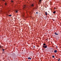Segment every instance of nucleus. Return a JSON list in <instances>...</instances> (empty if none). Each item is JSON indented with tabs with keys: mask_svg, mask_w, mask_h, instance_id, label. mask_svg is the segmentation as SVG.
Listing matches in <instances>:
<instances>
[{
	"mask_svg": "<svg viewBox=\"0 0 61 61\" xmlns=\"http://www.w3.org/2000/svg\"><path fill=\"white\" fill-rule=\"evenodd\" d=\"M43 47H44V48H47V46L46 45L45 46H43Z\"/></svg>",
	"mask_w": 61,
	"mask_h": 61,
	"instance_id": "nucleus-1",
	"label": "nucleus"
},
{
	"mask_svg": "<svg viewBox=\"0 0 61 61\" xmlns=\"http://www.w3.org/2000/svg\"><path fill=\"white\" fill-rule=\"evenodd\" d=\"M31 6H32V7H33L34 6V5L33 4H31L30 5Z\"/></svg>",
	"mask_w": 61,
	"mask_h": 61,
	"instance_id": "nucleus-2",
	"label": "nucleus"
},
{
	"mask_svg": "<svg viewBox=\"0 0 61 61\" xmlns=\"http://www.w3.org/2000/svg\"><path fill=\"white\" fill-rule=\"evenodd\" d=\"M25 5H24L23 7L24 10H25Z\"/></svg>",
	"mask_w": 61,
	"mask_h": 61,
	"instance_id": "nucleus-3",
	"label": "nucleus"
},
{
	"mask_svg": "<svg viewBox=\"0 0 61 61\" xmlns=\"http://www.w3.org/2000/svg\"><path fill=\"white\" fill-rule=\"evenodd\" d=\"M54 53H56V52H57V50H55L54 51Z\"/></svg>",
	"mask_w": 61,
	"mask_h": 61,
	"instance_id": "nucleus-4",
	"label": "nucleus"
},
{
	"mask_svg": "<svg viewBox=\"0 0 61 61\" xmlns=\"http://www.w3.org/2000/svg\"><path fill=\"white\" fill-rule=\"evenodd\" d=\"M55 34L56 35H58V34H57V33L56 32H55Z\"/></svg>",
	"mask_w": 61,
	"mask_h": 61,
	"instance_id": "nucleus-5",
	"label": "nucleus"
},
{
	"mask_svg": "<svg viewBox=\"0 0 61 61\" xmlns=\"http://www.w3.org/2000/svg\"><path fill=\"white\" fill-rule=\"evenodd\" d=\"M12 56H14L15 55V53H13L12 54Z\"/></svg>",
	"mask_w": 61,
	"mask_h": 61,
	"instance_id": "nucleus-6",
	"label": "nucleus"
},
{
	"mask_svg": "<svg viewBox=\"0 0 61 61\" xmlns=\"http://www.w3.org/2000/svg\"><path fill=\"white\" fill-rule=\"evenodd\" d=\"M56 12L55 11H54L53 12V14H55V13H56Z\"/></svg>",
	"mask_w": 61,
	"mask_h": 61,
	"instance_id": "nucleus-7",
	"label": "nucleus"
},
{
	"mask_svg": "<svg viewBox=\"0 0 61 61\" xmlns=\"http://www.w3.org/2000/svg\"><path fill=\"white\" fill-rule=\"evenodd\" d=\"M46 44L45 43H44L43 44V46H46Z\"/></svg>",
	"mask_w": 61,
	"mask_h": 61,
	"instance_id": "nucleus-8",
	"label": "nucleus"
},
{
	"mask_svg": "<svg viewBox=\"0 0 61 61\" xmlns=\"http://www.w3.org/2000/svg\"><path fill=\"white\" fill-rule=\"evenodd\" d=\"M31 59V58H30V57H29V58H28V59Z\"/></svg>",
	"mask_w": 61,
	"mask_h": 61,
	"instance_id": "nucleus-9",
	"label": "nucleus"
},
{
	"mask_svg": "<svg viewBox=\"0 0 61 61\" xmlns=\"http://www.w3.org/2000/svg\"><path fill=\"white\" fill-rule=\"evenodd\" d=\"M2 46L1 45H0V48H2Z\"/></svg>",
	"mask_w": 61,
	"mask_h": 61,
	"instance_id": "nucleus-10",
	"label": "nucleus"
},
{
	"mask_svg": "<svg viewBox=\"0 0 61 61\" xmlns=\"http://www.w3.org/2000/svg\"><path fill=\"white\" fill-rule=\"evenodd\" d=\"M41 0H39V2L41 3Z\"/></svg>",
	"mask_w": 61,
	"mask_h": 61,
	"instance_id": "nucleus-11",
	"label": "nucleus"
},
{
	"mask_svg": "<svg viewBox=\"0 0 61 61\" xmlns=\"http://www.w3.org/2000/svg\"><path fill=\"white\" fill-rule=\"evenodd\" d=\"M9 16H12V15H9Z\"/></svg>",
	"mask_w": 61,
	"mask_h": 61,
	"instance_id": "nucleus-12",
	"label": "nucleus"
},
{
	"mask_svg": "<svg viewBox=\"0 0 61 61\" xmlns=\"http://www.w3.org/2000/svg\"><path fill=\"white\" fill-rule=\"evenodd\" d=\"M18 12V11H17V10H16V13H17Z\"/></svg>",
	"mask_w": 61,
	"mask_h": 61,
	"instance_id": "nucleus-13",
	"label": "nucleus"
},
{
	"mask_svg": "<svg viewBox=\"0 0 61 61\" xmlns=\"http://www.w3.org/2000/svg\"><path fill=\"white\" fill-rule=\"evenodd\" d=\"M45 13H46V15H47V13H46V12H45Z\"/></svg>",
	"mask_w": 61,
	"mask_h": 61,
	"instance_id": "nucleus-14",
	"label": "nucleus"
},
{
	"mask_svg": "<svg viewBox=\"0 0 61 61\" xmlns=\"http://www.w3.org/2000/svg\"><path fill=\"white\" fill-rule=\"evenodd\" d=\"M52 57L53 58H54L55 57V56H52Z\"/></svg>",
	"mask_w": 61,
	"mask_h": 61,
	"instance_id": "nucleus-15",
	"label": "nucleus"
},
{
	"mask_svg": "<svg viewBox=\"0 0 61 61\" xmlns=\"http://www.w3.org/2000/svg\"><path fill=\"white\" fill-rule=\"evenodd\" d=\"M11 2H12V3H13L14 2V1H12V0H11Z\"/></svg>",
	"mask_w": 61,
	"mask_h": 61,
	"instance_id": "nucleus-16",
	"label": "nucleus"
},
{
	"mask_svg": "<svg viewBox=\"0 0 61 61\" xmlns=\"http://www.w3.org/2000/svg\"><path fill=\"white\" fill-rule=\"evenodd\" d=\"M2 50H3V51H4L5 50L4 49H3Z\"/></svg>",
	"mask_w": 61,
	"mask_h": 61,
	"instance_id": "nucleus-17",
	"label": "nucleus"
},
{
	"mask_svg": "<svg viewBox=\"0 0 61 61\" xmlns=\"http://www.w3.org/2000/svg\"><path fill=\"white\" fill-rule=\"evenodd\" d=\"M60 60V58H59V59H58V61H59Z\"/></svg>",
	"mask_w": 61,
	"mask_h": 61,
	"instance_id": "nucleus-18",
	"label": "nucleus"
},
{
	"mask_svg": "<svg viewBox=\"0 0 61 61\" xmlns=\"http://www.w3.org/2000/svg\"><path fill=\"white\" fill-rule=\"evenodd\" d=\"M2 1H5V0H2Z\"/></svg>",
	"mask_w": 61,
	"mask_h": 61,
	"instance_id": "nucleus-19",
	"label": "nucleus"
},
{
	"mask_svg": "<svg viewBox=\"0 0 61 61\" xmlns=\"http://www.w3.org/2000/svg\"><path fill=\"white\" fill-rule=\"evenodd\" d=\"M5 5H6V3H5Z\"/></svg>",
	"mask_w": 61,
	"mask_h": 61,
	"instance_id": "nucleus-20",
	"label": "nucleus"
},
{
	"mask_svg": "<svg viewBox=\"0 0 61 61\" xmlns=\"http://www.w3.org/2000/svg\"><path fill=\"white\" fill-rule=\"evenodd\" d=\"M36 14H38V12H36Z\"/></svg>",
	"mask_w": 61,
	"mask_h": 61,
	"instance_id": "nucleus-21",
	"label": "nucleus"
},
{
	"mask_svg": "<svg viewBox=\"0 0 61 61\" xmlns=\"http://www.w3.org/2000/svg\"><path fill=\"white\" fill-rule=\"evenodd\" d=\"M34 48H35V46H34Z\"/></svg>",
	"mask_w": 61,
	"mask_h": 61,
	"instance_id": "nucleus-22",
	"label": "nucleus"
},
{
	"mask_svg": "<svg viewBox=\"0 0 61 61\" xmlns=\"http://www.w3.org/2000/svg\"><path fill=\"white\" fill-rule=\"evenodd\" d=\"M56 9V8H55V9Z\"/></svg>",
	"mask_w": 61,
	"mask_h": 61,
	"instance_id": "nucleus-23",
	"label": "nucleus"
},
{
	"mask_svg": "<svg viewBox=\"0 0 61 61\" xmlns=\"http://www.w3.org/2000/svg\"><path fill=\"white\" fill-rule=\"evenodd\" d=\"M56 47H57V46H56Z\"/></svg>",
	"mask_w": 61,
	"mask_h": 61,
	"instance_id": "nucleus-24",
	"label": "nucleus"
},
{
	"mask_svg": "<svg viewBox=\"0 0 61 61\" xmlns=\"http://www.w3.org/2000/svg\"><path fill=\"white\" fill-rule=\"evenodd\" d=\"M53 21H54V20H53Z\"/></svg>",
	"mask_w": 61,
	"mask_h": 61,
	"instance_id": "nucleus-25",
	"label": "nucleus"
}]
</instances>
